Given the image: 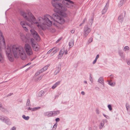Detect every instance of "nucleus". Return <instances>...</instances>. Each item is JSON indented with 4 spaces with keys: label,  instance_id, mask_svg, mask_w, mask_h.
<instances>
[{
    "label": "nucleus",
    "instance_id": "nucleus-17",
    "mask_svg": "<svg viewBox=\"0 0 130 130\" xmlns=\"http://www.w3.org/2000/svg\"><path fill=\"white\" fill-rule=\"evenodd\" d=\"M52 111V116H54L60 113V111L59 110L54 111Z\"/></svg>",
    "mask_w": 130,
    "mask_h": 130
},
{
    "label": "nucleus",
    "instance_id": "nucleus-55",
    "mask_svg": "<svg viewBox=\"0 0 130 130\" xmlns=\"http://www.w3.org/2000/svg\"><path fill=\"white\" fill-rule=\"evenodd\" d=\"M68 51L67 50H66L65 52H64V54L65 55L67 54H68Z\"/></svg>",
    "mask_w": 130,
    "mask_h": 130
},
{
    "label": "nucleus",
    "instance_id": "nucleus-32",
    "mask_svg": "<svg viewBox=\"0 0 130 130\" xmlns=\"http://www.w3.org/2000/svg\"><path fill=\"white\" fill-rule=\"evenodd\" d=\"M92 38H90L88 41V44H89L90 43L92 42Z\"/></svg>",
    "mask_w": 130,
    "mask_h": 130
},
{
    "label": "nucleus",
    "instance_id": "nucleus-57",
    "mask_svg": "<svg viewBox=\"0 0 130 130\" xmlns=\"http://www.w3.org/2000/svg\"><path fill=\"white\" fill-rule=\"evenodd\" d=\"M30 64H31V63H28L27 64L25 65V66H27V65H30Z\"/></svg>",
    "mask_w": 130,
    "mask_h": 130
},
{
    "label": "nucleus",
    "instance_id": "nucleus-60",
    "mask_svg": "<svg viewBox=\"0 0 130 130\" xmlns=\"http://www.w3.org/2000/svg\"><path fill=\"white\" fill-rule=\"evenodd\" d=\"M89 130H92L91 128L90 127H89Z\"/></svg>",
    "mask_w": 130,
    "mask_h": 130
},
{
    "label": "nucleus",
    "instance_id": "nucleus-16",
    "mask_svg": "<svg viewBox=\"0 0 130 130\" xmlns=\"http://www.w3.org/2000/svg\"><path fill=\"white\" fill-rule=\"evenodd\" d=\"M98 82L99 83H100L102 84L103 85V87H104V81L103 78L102 77H100L98 80Z\"/></svg>",
    "mask_w": 130,
    "mask_h": 130
},
{
    "label": "nucleus",
    "instance_id": "nucleus-5",
    "mask_svg": "<svg viewBox=\"0 0 130 130\" xmlns=\"http://www.w3.org/2000/svg\"><path fill=\"white\" fill-rule=\"evenodd\" d=\"M25 50L28 56L32 55L33 52L31 46L28 44H26L24 46Z\"/></svg>",
    "mask_w": 130,
    "mask_h": 130
},
{
    "label": "nucleus",
    "instance_id": "nucleus-48",
    "mask_svg": "<svg viewBox=\"0 0 130 130\" xmlns=\"http://www.w3.org/2000/svg\"><path fill=\"white\" fill-rule=\"evenodd\" d=\"M52 51V48L50 50L47 52V54H49Z\"/></svg>",
    "mask_w": 130,
    "mask_h": 130
},
{
    "label": "nucleus",
    "instance_id": "nucleus-15",
    "mask_svg": "<svg viewBox=\"0 0 130 130\" xmlns=\"http://www.w3.org/2000/svg\"><path fill=\"white\" fill-rule=\"evenodd\" d=\"M123 18V15L121 14L118 17V20L119 22L122 23Z\"/></svg>",
    "mask_w": 130,
    "mask_h": 130
},
{
    "label": "nucleus",
    "instance_id": "nucleus-41",
    "mask_svg": "<svg viewBox=\"0 0 130 130\" xmlns=\"http://www.w3.org/2000/svg\"><path fill=\"white\" fill-rule=\"evenodd\" d=\"M39 71L41 73H42V72L45 71L44 70L43 68L41 69V70H39Z\"/></svg>",
    "mask_w": 130,
    "mask_h": 130
},
{
    "label": "nucleus",
    "instance_id": "nucleus-28",
    "mask_svg": "<svg viewBox=\"0 0 130 130\" xmlns=\"http://www.w3.org/2000/svg\"><path fill=\"white\" fill-rule=\"evenodd\" d=\"M100 125L99 126V128L100 129L102 128L104 125V124L102 122H101L100 123Z\"/></svg>",
    "mask_w": 130,
    "mask_h": 130
},
{
    "label": "nucleus",
    "instance_id": "nucleus-7",
    "mask_svg": "<svg viewBox=\"0 0 130 130\" xmlns=\"http://www.w3.org/2000/svg\"><path fill=\"white\" fill-rule=\"evenodd\" d=\"M31 43L33 50L36 51H38L39 50V46L37 43L34 41V40L31 39Z\"/></svg>",
    "mask_w": 130,
    "mask_h": 130
},
{
    "label": "nucleus",
    "instance_id": "nucleus-56",
    "mask_svg": "<svg viewBox=\"0 0 130 130\" xmlns=\"http://www.w3.org/2000/svg\"><path fill=\"white\" fill-rule=\"evenodd\" d=\"M96 113L98 114H99V112L98 110L97 109L96 110Z\"/></svg>",
    "mask_w": 130,
    "mask_h": 130
},
{
    "label": "nucleus",
    "instance_id": "nucleus-36",
    "mask_svg": "<svg viewBox=\"0 0 130 130\" xmlns=\"http://www.w3.org/2000/svg\"><path fill=\"white\" fill-rule=\"evenodd\" d=\"M48 66H45V67H44L43 68V69L44 70V71H45L47 70V69L48 68Z\"/></svg>",
    "mask_w": 130,
    "mask_h": 130
},
{
    "label": "nucleus",
    "instance_id": "nucleus-12",
    "mask_svg": "<svg viewBox=\"0 0 130 130\" xmlns=\"http://www.w3.org/2000/svg\"><path fill=\"white\" fill-rule=\"evenodd\" d=\"M52 49L53 51L51 54V55L52 56L54 55L58 51V50L56 47H53Z\"/></svg>",
    "mask_w": 130,
    "mask_h": 130
},
{
    "label": "nucleus",
    "instance_id": "nucleus-50",
    "mask_svg": "<svg viewBox=\"0 0 130 130\" xmlns=\"http://www.w3.org/2000/svg\"><path fill=\"white\" fill-rule=\"evenodd\" d=\"M86 20L87 19L86 18L84 19L83 20V21L82 23V24H84L85 23V22Z\"/></svg>",
    "mask_w": 130,
    "mask_h": 130
},
{
    "label": "nucleus",
    "instance_id": "nucleus-1",
    "mask_svg": "<svg viewBox=\"0 0 130 130\" xmlns=\"http://www.w3.org/2000/svg\"><path fill=\"white\" fill-rule=\"evenodd\" d=\"M58 0H52V4L55 7L54 10L56 13L53 14L52 16H51L52 19H50L51 21H53L52 24L57 27L58 26L57 24H62L65 22L63 18L60 17L58 14L64 17H66L67 15L64 12L67 10V7L72 9L74 5V2L70 0H63L62 1V3L65 6L62 4L57 2Z\"/></svg>",
    "mask_w": 130,
    "mask_h": 130
},
{
    "label": "nucleus",
    "instance_id": "nucleus-43",
    "mask_svg": "<svg viewBox=\"0 0 130 130\" xmlns=\"http://www.w3.org/2000/svg\"><path fill=\"white\" fill-rule=\"evenodd\" d=\"M60 119L59 118H57L55 119V121L57 122L56 123H57V122L59 121H60Z\"/></svg>",
    "mask_w": 130,
    "mask_h": 130
},
{
    "label": "nucleus",
    "instance_id": "nucleus-47",
    "mask_svg": "<svg viewBox=\"0 0 130 130\" xmlns=\"http://www.w3.org/2000/svg\"><path fill=\"white\" fill-rule=\"evenodd\" d=\"M99 54L97 55L95 59L97 60L99 58Z\"/></svg>",
    "mask_w": 130,
    "mask_h": 130
},
{
    "label": "nucleus",
    "instance_id": "nucleus-64",
    "mask_svg": "<svg viewBox=\"0 0 130 130\" xmlns=\"http://www.w3.org/2000/svg\"><path fill=\"white\" fill-rule=\"evenodd\" d=\"M82 24V23H81L80 25H79V26H81L82 24Z\"/></svg>",
    "mask_w": 130,
    "mask_h": 130
},
{
    "label": "nucleus",
    "instance_id": "nucleus-9",
    "mask_svg": "<svg viewBox=\"0 0 130 130\" xmlns=\"http://www.w3.org/2000/svg\"><path fill=\"white\" fill-rule=\"evenodd\" d=\"M65 51L64 48H63L61 49L59 52V55L58 56V58L60 59L61 58L63 54Z\"/></svg>",
    "mask_w": 130,
    "mask_h": 130
},
{
    "label": "nucleus",
    "instance_id": "nucleus-46",
    "mask_svg": "<svg viewBox=\"0 0 130 130\" xmlns=\"http://www.w3.org/2000/svg\"><path fill=\"white\" fill-rule=\"evenodd\" d=\"M16 128L15 126H13L11 128V130H16Z\"/></svg>",
    "mask_w": 130,
    "mask_h": 130
},
{
    "label": "nucleus",
    "instance_id": "nucleus-39",
    "mask_svg": "<svg viewBox=\"0 0 130 130\" xmlns=\"http://www.w3.org/2000/svg\"><path fill=\"white\" fill-rule=\"evenodd\" d=\"M23 28H24V30L26 32H28V30L26 27V26L23 27Z\"/></svg>",
    "mask_w": 130,
    "mask_h": 130
},
{
    "label": "nucleus",
    "instance_id": "nucleus-18",
    "mask_svg": "<svg viewBox=\"0 0 130 130\" xmlns=\"http://www.w3.org/2000/svg\"><path fill=\"white\" fill-rule=\"evenodd\" d=\"M60 81H58L56 82L54 84V85L52 86V89H55L58 85L60 84Z\"/></svg>",
    "mask_w": 130,
    "mask_h": 130
},
{
    "label": "nucleus",
    "instance_id": "nucleus-25",
    "mask_svg": "<svg viewBox=\"0 0 130 130\" xmlns=\"http://www.w3.org/2000/svg\"><path fill=\"white\" fill-rule=\"evenodd\" d=\"M44 91H43L41 90L40 91L39 93L38 96H39L40 97L44 94Z\"/></svg>",
    "mask_w": 130,
    "mask_h": 130
},
{
    "label": "nucleus",
    "instance_id": "nucleus-13",
    "mask_svg": "<svg viewBox=\"0 0 130 130\" xmlns=\"http://www.w3.org/2000/svg\"><path fill=\"white\" fill-rule=\"evenodd\" d=\"M34 38L38 41H39L40 40V37L37 33L33 36Z\"/></svg>",
    "mask_w": 130,
    "mask_h": 130
},
{
    "label": "nucleus",
    "instance_id": "nucleus-10",
    "mask_svg": "<svg viewBox=\"0 0 130 130\" xmlns=\"http://www.w3.org/2000/svg\"><path fill=\"white\" fill-rule=\"evenodd\" d=\"M61 65L60 66L58 67L56 69V70L54 73V75H57L58 73H59L61 70Z\"/></svg>",
    "mask_w": 130,
    "mask_h": 130
},
{
    "label": "nucleus",
    "instance_id": "nucleus-24",
    "mask_svg": "<svg viewBox=\"0 0 130 130\" xmlns=\"http://www.w3.org/2000/svg\"><path fill=\"white\" fill-rule=\"evenodd\" d=\"M30 32L31 34L33 35V36L34 35H35V34H36L37 32L34 30L33 29H31L30 30Z\"/></svg>",
    "mask_w": 130,
    "mask_h": 130
},
{
    "label": "nucleus",
    "instance_id": "nucleus-34",
    "mask_svg": "<svg viewBox=\"0 0 130 130\" xmlns=\"http://www.w3.org/2000/svg\"><path fill=\"white\" fill-rule=\"evenodd\" d=\"M108 107L110 110L111 111L112 110V108L111 107V106L110 105H108Z\"/></svg>",
    "mask_w": 130,
    "mask_h": 130
},
{
    "label": "nucleus",
    "instance_id": "nucleus-4",
    "mask_svg": "<svg viewBox=\"0 0 130 130\" xmlns=\"http://www.w3.org/2000/svg\"><path fill=\"white\" fill-rule=\"evenodd\" d=\"M6 46L4 38L2 35V33L0 30V63H3L4 62V57L1 48H5Z\"/></svg>",
    "mask_w": 130,
    "mask_h": 130
},
{
    "label": "nucleus",
    "instance_id": "nucleus-42",
    "mask_svg": "<svg viewBox=\"0 0 130 130\" xmlns=\"http://www.w3.org/2000/svg\"><path fill=\"white\" fill-rule=\"evenodd\" d=\"M57 125V123H56L53 126V127L55 128H56Z\"/></svg>",
    "mask_w": 130,
    "mask_h": 130
},
{
    "label": "nucleus",
    "instance_id": "nucleus-63",
    "mask_svg": "<svg viewBox=\"0 0 130 130\" xmlns=\"http://www.w3.org/2000/svg\"><path fill=\"white\" fill-rule=\"evenodd\" d=\"M58 96H57V95H56V96L55 97V98H57L58 97Z\"/></svg>",
    "mask_w": 130,
    "mask_h": 130
},
{
    "label": "nucleus",
    "instance_id": "nucleus-31",
    "mask_svg": "<svg viewBox=\"0 0 130 130\" xmlns=\"http://www.w3.org/2000/svg\"><path fill=\"white\" fill-rule=\"evenodd\" d=\"M40 108V107H35L32 108V111H35L37 110L38 109H39Z\"/></svg>",
    "mask_w": 130,
    "mask_h": 130
},
{
    "label": "nucleus",
    "instance_id": "nucleus-22",
    "mask_svg": "<svg viewBox=\"0 0 130 130\" xmlns=\"http://www.w3.org/2000/svg\"><path fill=\"white\" fill-rule=\"evenodd\" d=\"M107 6H106V5H105L104 8V9L102 11V14H104L106 12L107 9Z\"/></svg>",
    "mask_w": 130,
    "mask_h": 130
},
{
    "label": "nucleus",
    "instance_id": "nucleus-35",
    "mask_svg": "<svg viewBox=\"0 0 130 130\" xmlns=\"http://www.w3.org/2000/svg\"><path fill=\"white\" fill-rule=\"evenodd\" d=\"M91 74H90V76L89 77V79L90 80V81L92 83L93 82V81L92 80V77L91 76Z\"/></svg>",
    "mask_w": 130,
    "mask_h": 130
},
{
    "label": "nucleus",
    "instance_id": "nucleus-53",
    "mask_svg": "<svg viewBox=\"0 0 130 130\" xmlns=\"http://www.w3.org/2000/svg\"><path fill=\"white\" fill-rule=\"evenodd\" d=\"M28 110H31L32 111V108H30V107H29L28 108Z\"/></svg>",
    "mask_w": 130,
    "mask_h": 130
},
{
    "label": "nucleus",
    "instance_id": "nucleus-6",
    "mask_svg": "<svg viewBox=\"0 0 130 130\" xmlns=\"http://www.w3.org/2000/svg\"><path fill=\"white\" fill-rule=\"evenodd\" d=\"M91 31V28H89L87 25H86L84 29L83 38H85L86 37Z\"/></svg>",
    "mask_w": 130,
    "mask_h": 130
},
{
    "label": "nucleus",
    "instance_id": "nucleus-40",
    "mask_svg": "<svg viewBox=\"0 0 130 130\" xmlns=\"http://www.w3.org/2000/svg\"><path fill=\"white\" fill-rule=\"evenodd\" d=\"M121 57L124 60L125 59V57L124 55L123 54L122 55H121Z\"/></svg>",
    "mask_w": 130,
    "mask_h": 130
},
{
    "label": "nucleus",
    "instance_id": "nucleus-29",
    "mask_svg": "<svg viewBox=\"0 0 130 130\" xmlns=\"http://www.w3.org/2000/svg\"><path fill=\"white\" fill-rule=\"evenodd\" d=\"M49 30L52 32H54L55 31V29L53 27H51L49 28Z\"/></svg>",
    "mask_w": 130,
    "mask_h": 130
},
{
    "label": "nucleus",
    "instance_id": "nucleus-30",
    "mask_svg": "<svg viewBox=\"0 0 130 130\" xmlns=\"http://www.w3.org/2000/svg\"><path fill=\"white\" fill-rule=\"evenodd\" d=\"M26 106H29L30 105V102L29 99H27L26 103Z\"/></svg>",
    "mask_w": 130,
    "mask_h": 130
},
{
    "label": "nucleus",
    "instance_id": "nucleus-54",
    "mask_svg": "<svg viewBox=\"0 0 130 130\" xmlns=\"http://www.w3.org/2000/svg\"><path fill=\"white\" fill-rule=\"evenodd\" d=\"M81 93L83 95H84L85 94V93L83 91H82L81 92Z\"/></svg>",
    "mask_w": 130,
    "mask_h": 130
},
{
    "label": "nucleus",
    "instance_id": "nucleus-14",
    "mask_svg": "<svg viewBox=\"0 0 130 130\" xmlns=\"http://www.w3.org/2000/svg\"><path fill=\"white\" fill-rule=\"evenodd\" d=\"M44 115L45 116H48L51 117L52 116V111H48L44 113Z\"/></svg>",
    "mask_w": 130,
    "mask_h": 130
},
{
    "label": "nucleus",
    "instance_id": "nucleus-33",
    "mask_svg": "<svg viewBox=\"0 0 130 130\" xmlns=\"http://www.w3.org/2000/svg\"><path fill=\"white\" fill-rule=\"evenodd\" d=\"M129 47L127 46H126L125 47L124 50L125 51L127 50H129Z\"/></svg>",
    "mask_w": 130,
    "mask_h": 130
},
{
    "label": "nucleus",
    "instance_id": "nucleus-27",
    "mask_svg": "<svg viewBox=\"0 0 130 130\" xmlns=\"http://www.w3.org/2000/svg\"><path fill=\"white\" fill-rule=\"evenodd\" d=\"M93 19L94 18L92 17L91 19L89 20V24H90L91 26L92 25V24L93 22Z\"/></svg>",
    "mask_w": 130,
    "mask_h": 130
},
{
    "label": "nucleus",
    "instance_id": "nucleus-51",
    "mask_svg": "<svg viewBox=\"0 0 130 130\" xmlns=\"http://www.w3.org/2000/svg\"><path fill=\"white\" fill-rule=\"evenodd\" d=\"M75 31L73 29L71 31V32L73 34L74 32Z\"/></svg>",
    "mask_w": 130,
    "mask_h": 130
},
{
    "label": "nucleus",
    "instance_id": "nucleus-62",
    "mask_svg": "<svg viewBox=\"0 0 130 130\" xmlns=\"http://www.w3.org/2000/svg\"><path fill=\"white\" fill-rule=\"evenodd\" d=\"M84 83H86V84H87V82L86 81H84Z\"/></svg>",
    "mask_w": 130,
    "mask_h": 130
},
{
    "label": "nucleus",
    "instance_id": "nucleus-11",
    "mask_svg": "<svg viewBox=\"0 0 130 130\" xmlns=\"http://www.w3.org/2000/svg\"><path fill=\"white\" fill-rule=\"evenodd\" d=\"M20 36L21 39L24 42H26L27 41V39L25 36L22 34H20Z\"/></svg>",
    "mask_w": 130,
    "mask_h": 130
},
{
    "label": "nucleus",
    "instance_id": "nucleus-44",
    "mask_svg": "<svg viewBox=\"0 0 130 130\" xmlns=\"http://www.w3.org/2000/svg\"><path fill=\"white\" fill-rule=\"evenodd\" d=\"M127 62L128 65H130V59L128 60L127 61Z\"/></svg>",
    "mask_w": 130,
    "mask_h": 130
},
{
    "label": "nucleus",
    "instance_id": "nucleus-20",
    "mask_svg": "<svg viewBox=\"0 0 130 130\" xmlns=\"http://www.w3.org/2000/svg\"><path fill=\"white\" fill-rule=\"evenodd\" d=\"M74 41L73 40H71L69 42V46L70 48L72 47L74 45Z\"/></svg>",
    "mask_w": 130,
    "mask_h": 130
},
{
    "label": "nucleus",
    "instance_id": "nucleus-37",
    "mask_svg": "<svg viewBox=\"0 0 130 130\" xmlns=\"http://www.w3.org/2000/svg\"><path fill=\"white\" fill-rule=\"evenodd\" d=\"M40 73H40V72L39 71L36 73L35 74V75L36 76H37L40 74Z\"/></svg>",
    "mask_w": 130,
    "mask_h": 130
},
{
    "label": "nucleus",
    "instance_id": "nucleus-59",
    "mask_svg": "<svg viewBox=\"0 0 130 130\" xmlns=\"http://www.w3.org/2000/svg\"><path fill=\"white\" fill-rule=\"evenodd\" d=\"M96 89L98 90H100V88L99 87H96Z\"/></svg>",
    "mask_w": 130,
    "mask_h": 130
},
{
    "label": "nucleus",
    "instance_id": "nucleus-58",
    "mask_svg": "<svg viewBox=\"0 0 130 130\" xmlns=\"http://www.w3.org/2000/svg\"><path fill=\"white\" fill-rule=\"evenodd\" d=\"M13 94V93H9V94H8V95L9 96H10L11 95H12V94Z\"/></svg>",
    "mask_w": 130,
    "mask_h": 130
},
{
    "label": "nucleus",
    "instance_id": "nucleus-8",
    "mask_svg": "<svg viewBox=\"0 0 130 130\" xmlns=\"http://www.w3.org/2000/svg\"><path fill=\"white\" fill-rule=\"evenodd\" d=\"M0 120L8 125H10L11 122L9 119L6 117L0 116Z\"/></svg>",
    "mask_w": 130,
    "mask_h": 130
},
{
    "label": "nucleus",
    "instance_id": "nucleus-2",
    "mask_svg": "<svg viewBox=\"0 0 130 130\" xmlns=\"http://www.w3.org/2000/svg\"><path fill=\"white\" fill-rule=\"evenodd\" d=\"M20 13L28 22L26 24L23 21L20 22V24L23 28L27 25L31 27L32 25L36 24L38 28L44 30L47 28V26L52 25V23L53 22V21L50 20L52 18L51 16L48 14L45 15L43 18L41 17L38 18L37 21L34 15L31 13H28V16L27 14L23 11H21Z\"/></svg>",
    "mask_w": 130,
    "mask_h": 130
},
{
    "label": "nucleus",
    "instance_id": "nucleus-52",
    "mask_svg": "<svg viewBox=\"0 0 130 130\" xmlns=\"http://www.w3.org/2000/svg\"><path fill=\"white\" fill-rule=\"evenodd\" d=\"M97 60L95 59L93 61V64H95Z\"/></svg>",
    "mask_w": 130,
    "mask_h": 130
},
{
    "label": "nucleus",
    "instance_id": "nucleus-49",
    "mask_svg": "<svg viewBox=\"0 0 130 130\" xmlns=\"http://www.w3.org/2000/svg\"><path fill=\"white\" fill-rule=\"evenodd\" d=\"M119 54L120 56L123 54L122 52L120 51L119 52Z\"/></svg>",
    "mask_w": 130,
    "mask_h": 130
},
{
    "label": "nucleus",
    "instance_id": "nucleus-23",
    "mask_svg": "<svg viewBox=\"0 0 130 130\" xmlns=\"http://www.w3.org/2000/svg\"><path fill=\"white\" fill-rule=\"evenodd\" d=\"M112 80H110V81H108V83L109 85H110L111 86H115V83H113L111 82H112Z\"/></svg>",
    "mask_w": 130,
    "mask_h": 130
},
{
    "label": "nucleus",
    "instance_id": "nucleus-3",
    "mask_svg": "<svg viewBox=\"0 0 130 130\" xmlns=\"http://www.w3.org/2000/svg\"><path fill=\"white\" fill-rule=\"evenodd\" d=\"M6 52L9 60L11 62H13L14 60L12 54L15 58L18 57L20 55L21 59L23 60H25L27 58L24 50L21 46L13 45L11 48L7 46Z\"/></svg>",
    "mask_w": 130,
    "mask_h": 130
},
{
    "label": "nucleus",
    "instance_id": "nucleus-26",
    "mask_svg": "<svg viewBox=\"0 0 130 130\" xmlns=\"http://www.w3.org/2000/svg\"><path fill=\"white\" fill-rule=\"evenodd\" d=\"M22 117L24 120H28L29 118V117L28 116L26 117L25 115H23L22 116Z\"/></svg>",
    "mask_w": 130,
    "mask_h": 130
},
{
    "label": "nucleus",
    "instance_id": "nucleus-45",
    "mask_svg": "<svg viewBox=\"0 0 130 130\" xmlns=\"http://www.w3.org/2000/svg\"><path fill=\"white\" fill-rule=\"evenodd\" d=\"M126 108L127 109V111H128V108H129V106L128 105H127V104H126Z\"/></svg>",
    "mask_w": 130,
    "mask_h": 130
},
{
    "label": "nucleus",
    "instance_id": "nucleus-21",
    "mask_svg": "<svg viewBox=\"0 0 130 130\" xmlns=\"http://www.w3.org/2000/svg\"><path fill=\"white\" fill-rule=\"evenodd\" d=\"M43 76L44 75H41L38 78H36L35 79V81L36 82H39L40 80L41 79Z\"/></svg>",
    "mask_w": 130,
    "mask_h": 130
},
{
    "label": "nucleus",
    "instance_id": "nucleus-38",
    "mask_svg": "<svg viewBox=\"0 0 130 130\" xmlns=\"http://www.w3.org/2000/svg\"><path fill=\"white\" fill-rule=\"evenodd\" d=\"M104 124L105 123H107V120L106 119H104L102 120V121Z\"/></svg>",
    "mask_w": 130,
    "mask_h": 130
},
{
    "label": "nucleus",
    "instance_id": "nucleus-61",
    "mask_svg": "<svg viewBox=\"0 0 130 130\" xmlns=\"http://www.w3.org/2000/svg\"><path fill=\"white\" fill-rule=\"evenodd\" d=\"M103 115L104 116V117H105L106 118V115H105L104 114H103Z\"/></svg>",
    "mask_w": 130,
    "mask_h": 130
},
{
    "label": "nucleus",
    "instance_id": "nucleus-19",
    "mask_svg": "<svg viewBox=\"0 0 130 130\" xmlns=\"http://www.w3.org/2000/svg\"><path fill=\"white\" fill-rule=\"evenodd\" d=\"M0 110L4 112H5L7 111L6 109L3 107L2 105V106H0Z\"/></svg>",
    "mask_w": 130,
    "mask_h": 130
}]
</instances>
